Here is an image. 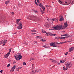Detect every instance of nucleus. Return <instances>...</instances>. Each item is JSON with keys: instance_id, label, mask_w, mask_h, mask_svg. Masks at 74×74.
Here are the masks:
<instances>
[{"instance_id": "40", "label": "nucleus", "mask_w": 74, "mask_h": 74, "mask_svg": "<svg viewBox=\"0 0 74 74\" xmlns=\"http://www.w3.org/2000/svg\"><path fill=\"white\" fill-rule=\"evenodd\" d=\"M39 6L40 7H42L43 6V5H42V4H40L39 5Z\"/></svg>"}, {"instance_id": "11", "label": "nucleus", "mask_w": 74, "mask_h": 74, "mask_svg": "<svg viewBox=\"0 0 74 74\" xmlns=\"http://www.w3.org/2000/svg\"><path fill=\"white\" fill-rule=\"evenodd\" d=\"M68 26H69V25H67V22H65L64 25V27H67Z\"/></svg>"}, {"instance_id": "44", "label": "nucleus", "mask_w": 74, "mask_h": 74, "mask_svg": "<svg viewBox=\"0 0 74 74\" xmlns=\"http://www.w3.org/2000/svg\"><path fill=\"white\" fill-rule=\"evenodd\" d=\"M49 7V5H46V7L47 8H48Z\"/></svg>"}, {"instance_id": "60", "label": "nucleus", "mask_w": 74, "mask_h": 74, "mask_svg": "<svg viewBox=\"0 0 74 74\" xmlns=\"http://www.w3.org/2000/svg\"><path fill=\"white\" fill-rule=\"evenodd\" d=\"M14 34H16V32L14 33Z\"/></svg>"}, {"instance_id": "63", "label": "nucleus", "mask_w": 74, "mask_h": 74, "mask_svg": "<svg viewBox=\"0 0 74 74\" xmlns=\"http://www.w3.org/2000/svg\"><path fill=\"white\" fill-rule=\"evenodd\" d=\"M70 41H69V42H70Z\"/></svg>"}, {"instance_id": "28", "label": "nucleus", "mask_w": 74, "mask_h": 74, "mask_svg": "<svg viewBox=\"0 0 74 74\" xmlns=\"http://www.w3.org/2000/svg\"><path fill=\"white\" fill-rule=\"evenodd\" d=\"M40 40L41 41H42L43 42H45V41H46V40L45 39H42Z\"/></svg>"}, {"instance_id": "17", "label": "nucleus", "mask_w": 74, "mask_h": 74, "mask_svg": "<svg viewBox=\"0 0 74 74\" xmlns=\"http://www.w3.org/2000/svg\"><path fill=\"white\" fill-rule=\"evenodd\" d=\"M10 1H6L5 2V4H8V3H9Z\"/></svg>"}, {"instance_id": "57", "label": "nucleus", "mask_w": 74, "mask_h": 74, "mask_svg": "<svg viewBox=\"0 0 74 74\" xmlns=\"http://www.w3.org/2000/svg\"><path fill=\"white\" fill-rule=\"evenodd\" d=\"M41 13H42V14H43V13H44V12H41Z\"/></svg>"}, {"instance_id": "45", "label": "nucleus", "mask_w": 74, "mask_h": 74, "mask_svg": "<svg viewBox=\"0 0 74 74\" xmlns=\"http://www.w3.org/2000/svg\"><path fill=\"white\" fill-rule=\"evenodd\" d=\"M36 34V33H33L31 34H32V35Z\"/></svg>"}, {"instance_id": "27", "label": "nucleus", "mask_w": 74, "mask_h": 74, "mask_svg": "<svg viewBox=\"0 0 74 74\" xmlns=\"http://www.w3.org/2000/svg\"><path fill=\"white\" fill-rule=\"evenodd\" d=\"M31 32H36V31L35 30L33 29V30H31Z\"/></svg>"}, {"instance_id": "18", "label": "nucleus", "mask_w": 74, "mask_h": 74, "mask_svg": "<svg viewBox=\"0 0 74 74\" xmlns=\"http://www.w3.org/2000/svg\"><path fill=\"white\" fill-rule=\"evenodd\" d=\"M66 38H67V37H60V39H65Z\"/></svg>"}, {"instance_id": "51", "label": "nucleus", "mask_w": 74, "mask_h": 74, "mask_svg": "<svg viewBox=\"0 0 74 74\" xmlns=\"http://www.w3.org/2000/svg\"><path fill=\"white\" fill-rule=\"evenodd\" d=\"M72 48V49H73V50H74V47H71Z\"/></svg>"}, {"instance_id": "30", "label": "nucleus", "mask_w": 74, "mask_h": 74, "mask_svg": "<svg viewBox=\"0 0 74 74\" xmlns=\"http://www.w3.org/2000/svg\"><path fill=\"white\" fill-rule=\"evenodd\" d=\"M35 4L36 5H38V4L37 3V2H36V0L35 1Z\"/></svg>"}, {"instance_id": "13", "label": "nucleus", "mask_w": 74, "mask_h": 74, "mask_svg": "<svg viewBox=\"0 0 74 74\" xmlns=\"http://www.w3.org/2000/svg\"><path fill=\"white\" fill-rule=\"evenodd\" d=\"M43 47H45L46 48H49V47L47 46V45L43 46Z\"/></svg>"}, {"instance_id": "31", "label": "nucleus", "mask_w": 74, "mask_h": 74, "mask_svg": "<svg viewBox=\"0 0 74 74\" xmlns=\"http://www.w3.org/2000/svg\"><path fill=\"white\" fill-rule=\"evenodd\" d=\"M34 44H37V43H38V42H37V41H35L34 42Z\"/></svg>"}, {"instance_id": "38", "label": "nucleus", "mask_w": 74, "mask_h": 74, "mask_svg": "<svg viewBox=\"0 0 74 74\" xmlns=\"http://www.w3.org/2000/svg\"><path fill=\"white\" fill-rule=\"evenodd\" d=\"M23 65H24V66H25V65H26V64L25 62H23Z\"/></svg>"}, {"instance_id": "16", "label": "nucleus", "mask_w": 74, "mask_h": 74, "mask_svg": "<svg viewBox=\"0 0 74 74\" xmlns=\"http://www.w3.org/2000/svg\"><path fill=\"white\" fill-rule=\"evenodd\" d=\"M30 18H37V16H30Z\"/></svg>"}, {"instance_id": "41", "label": "nucleus", "mask_w": 74, "mask_h": 74, "mask_svg": "<svg viewBox=\"0 0 74 74\" xmlns=\"http://www.w3.org/2000/svg\"><path fill=\"white\" fill-rule=\"evenodd\" d=\"M39 37L40 36H36V38H39Z\"/></svg>"}, {"instance_id": "54", "label": "nucleus", "mask_w": 74, "mask_h": 74, "mask_svg": "<svg viewBox=\"0 0 74 74\" xmlns=\"http://www.w3.org/2000/svg\"><path fill=\"white\" fill-rule=\"evenodd\" d=\"M47 20L48 21H49V19H48V18H47Z\"/></svg>"}, {"instance_id": "9", "label": "nucleus", "mask_w": 74, "mask_h": 74, "mask_svg": "<svg viewBox=\"0 0 74 74\" xmlns=\"http://www.w3.org/2000/svg\"><path fill=\"white\" fill-rule=\"evenodd\" d=\"M23 25L22 24H20L19 25L18 27H17L18 29H21L22 28V26Z\"/></svg>"}, {"instance_id": "5", "label": "nucleus", "mask_w": 74, "mask_h": 74, "mask_svg": "<svg viewBox=\"0 0 74 74\" xmlns=\"http://www.w3.org/2000/svg\"><path fill=\"white\" fill-rule=\"evenodd\" d=\"M12 49V48L10 49H9L10 50L9 52L4 56V58H7L8 57V56H9V55H10V52H11V51Z\"/></svg>"}, {"instance_id": "56", "label": "nucleus", "mask_w": 74, "mask_h": 74, "mask_svg": "<svg viewBox=\"0 0 74 74\" xmlns=\"http://www.w3.org/2000/svg\"><path fill=\"white\" fill-rule=\"evenodd\" d=\"M40 12H42V10H40Z\"/></svg>"}, {"instance_id": "61", "label": "nucleus", "mask_w": 74, "mask_h": 74, "mask_svg": "<svg viewBox=\"0 0 74 74\" xmlns=\"http://www.w3.org/2000/svg\"><path fill=\"white\" fill-rule=\"evenodd\" d=\"M52 2L53 3H54V2Z\"/></svg>"}, {"instance_id": "58", "label": "nucleus", "mask_w": 74, "mask_h": 74, "mask_svg": "<svg viewBox=\"0 0 74 74\" xmlns=\"http://www.w3.org/2000/svg\"><path fill=\"white\" fill-rule=\"evenodd\" d=\"M58 65H59V64H60V63H58Z\"/></svg>"}, {"instance_id": "1", "label": "nucleus", "mask_w": 74, "mask_h": 74, "mask_svg": "<svg viewBox=\"0 0 74 74\" xmlns=\"http://www.w3.org/2000/svg\"><path fill=\"white\" fill-rule=\"evenodd\" d=\"M66 65V67L65 66H64L63 68V70L65 71L67 70L68 68H70L73 66V64L71 63V62H67L65 64Z\"/></svg>"}, {"instance_id": "59", "label": "nucleus", "mask_w": 74, "mask_h": 74, "mask_svg": "<svg viewBox=\"0 0 74 74\" xmlns=\"http://www.w3.org/2000/svg\"><path fill=\"white\" fill-rule=\"evenodd\" d=\"M64 43H66V42H64Z\"/></svg>"}, {"instance_id": "19", "label": "nucleus", "mask_w": 74, "mask_h": 74, "mask_svg": "<svg viewBox=\"0 0 74 74\" xmlns=\"http://www.w3.org/2000/svg\"><path fill=\"white\" fill-rule=\"evenodd\" d=\"M65 3H67L66 4V5H69V4H70L71 3V1H70V2L69 3L67 2H65Z\"/></svg>"}, {"instance_id": "55", "label": "nucleus", "mask_w": 74, "mask_h": 74, "mask_svg": "<svg viewBox=\"0 0 74 74\" xmlns=\"http://www.w3.org/2000/svg\"><path fill=\"white\" fill-rule=\"evenodd\" d=\"M74 1H72V3H74Z\"/></svg>"}, {"instance_id": "64", "label": "nucleus", "mask_w": 74, "mask_h": 74, "mask_svg": "<svg viewBox=\"0 0 74 74\" xmlns=\"http://www.w3.org/2000/svg\"><path fill=\"white\" fill-rule=\"evenodd\" d=\"M68 37H69V36H68Z\"/></svg>"}, {"instance_id": "37", "label": "nucleus", "mask_w": 74, "mask_h": 74, "mask_svg": "<svg viewBox=\"0 0 74 74\" xmlns=\"http://www.w3.org/2000/svg\"><path fill=\"white\" fill-rule=\"evenodd\" d=\"M63 42L58 43V45H60V44H63Z\"/></svg>"}, {"instance_id": "12", "label": "nucleus", "mask_w": 74, "mask_h": 74, "mask_svg": "<svg viewBox=\"0 0 74 74\" xmlns=\"http://www.w3.org/2000/svg\"><path fill=\"white\" fill-rule=\"evenodd\" d=\"M18 58H19V60H21V59L22 58V56L20 55H19L18 56Z\"/></svg>"}, {"instance_id": "2", "label": "nucleus", "mask_w": 74, "mask_h": 74, "mask_svg": "<svg viewBox=\"0 0 74 74\" xmlns=\"http://www.w3.org/2000/svg\"><path fill=\"white\" fill-rule=\"evenodd\" d=\"M34 64H33L32 65V69L31 70V71H32V73H38L40 71L41 69H36V70H33L34 69Z\"/></svg>"}, {"instance_id": "46", "label": "nucleus", "mask_w": 74, "mask_h": 74, "mask_svg": "<svg viewBox=\"0 0 74 74\" xmlns=\"http://www.w3.org/2000/svg\"><path fill=\"white\" fill-rule=\"evenodd\" d=\"M37 2L38 3H40V1H39V0H37Z\"/></svg>"}, {"instance_id": "32", "label": "nucleus", "mask_w": 74, "mask_h": 74, "mask_svg": "<svg viewBox=\"0 0 74 74\" xmlns=\"http://www.w3.org/2000/svg\"><path fill=\"white\" fill-rule=\"evenodd\" d=\"M51 36H55L56 35V34H51Z\"/></svg>"}, {"instance_id": "50", "label": "nucleus", "mask_w": 74, "mask_h": 74, "mask_svg": "<svg viewBox=\"0 0 74 74\" xmlns=\"http://www.w3.org/2000/svg\"><path fill=\"white\" fill-rule=\"evenodd\" d=\"M42 9H43V10H45V7H42Z\"/></svg>"}, {"instance_id": "24", "label": "nucleus", "mask_w": 74, "mask_h": 74, "mask_svg": "<svg viewBox=\"0 0 74 74\" xmlns=\"http://www.w3.org/2000/svg\"><path fill=\"white\" fill-rule=\"evenodd\" d=\"M57 62L56 61L53 60L52 63H56Z\"/></svg>"}, {"instance_id": "23", "label": "nucleus", "mask_w": 74, "mask_h": 74, "mask_svg": "<svg viewBox=\"0 0 74 74\" xmlns=\"http://www.w3.org/2000/svg\"><path fill=\"white\" fill-rule=\"evenodd\" d=\"M60 37H55V39H56V40H58V38L60 39Z\"/></svg>"}, {"instance_id": "15", "label": "nucleus", "mask_w": 74, "mask_h": 74, "mask_svg": "<svg viewBox=\"0 0 74 74\" xmlns=\"http://www.w3.org/2000/svg\"><path fill=\"white\" fill-rule=\"evenodd\" d=\"M73 48L71 47L70 49H69V52H71L73 51Z\"/></svg>"}, {"instance_id": "6", "label": "nucleus", "mask_w": 74, "mask_h": 74, "mask_svg": "<svg viewBox=\"0 0 74 74\" xmlns=\"http://www.w3.org/2000/svg\"><path fill=\"white\" fill-rule=\"evenodd\" d=\"M51 21L52 23H53V21H55L56 22H57V23H58V19L56 18H53L52 19Z\"/></svg>"}, {"instance_id": "22", "label": "nucleus", "mask_w": 74, "mask_h": 74, "mask_svg": "<svg viewBox=\"0 0 74 74\" xmlns=\"http://www.w3.org/2000/svg\"><path fill=\"white\" fill-rule=\"evenodd\" d=\"M42 32H43V33H47V32H46V31L44 30H42Z\"/></svg>"}, {"instance_id": "29", "label": "nucleus", "mask_w": 74, "mask_h": 74, "mask_svg": "<svg viewBox=\"0 0 74 74\" xmlns=\"http://www.w3.org/2000/svg\"><path fill=\"white\" fill-rule=\"evenodd\" d=\"M16 61L15 60H14L13 61V64H14V63H16Z\"/></svg>"}, {"instance_id": "14", "label": "nucleus", "mask_w": 74, "mask_h": 74, "mask_svg": "<svg viewBox=\"0 0 74 74\" xmlns=\"http://www.w3.org/2000/svg\"><path fill=\"white\" fill-rule=\"evenodd\" d=\"M15 58L16 59V60H19V58H18V56L16 55L15 56Z\"/></svg>"}, {"instance_id": "43", "label": "nucleus", "mask_w": 74, "mask_h": 74, "mask_svg": "<svg viewBox=\"0 0 74 74\" xmlns=\"http://www.w3.org/2000/svg\"><path fill=\"white\" fill-rule=\"evenodd\" d=\"M24 44H25V45H28V44L27 43H25Z\"/></svg>"}, {"instance_id": "3", "label": "nucleus", "mask_w": 74, "mask_h": 74, "mask_svg": "<svg viewBox=\"0 0 74 74\" xmlns=\"http://www.w3.org/2000/svg\"><path fill=\"white\" fill-rule=\"evenodd\" d=\"M63 29V27L62 26V25H58L54 27V29L56 30H62Z\"/></svg>"}, {"instance_id": "20", "label": "nucleus", "mask_w": 74, "mask_h": 74, "mask_svg": "<svg viewBox=\"0 0 74 74\" xmlns=\"http://www.w3.org/2000/svg\"><path fill=\"white\" fill-rule=\"evenodd\" d=\"M63 20V18L62 17H61L60 19V21H62Z\"/></svg>"}, {"instance_id": "42", "label": "nucleus", "mask_w": 74, "mask_h": 74, "mask_svg": "<svg viewBox=\"0 0 74 74\" xmlns=\"http://www.w3.org/2000/svg\"><path fill=\"white\" fill-rule=\"evenodd\" d=\"M34 60V59L33 58H30V60Z\"/></svg>"}, {"instance_id": "35", "label": "nucleus", "mask_w": 74, "mask_h": 74, "mask_svg": "<svg viewBox=\"0 0 74 74\" xmlns=\"http://www.w3.org/2000/svg\"><path fill=\"white\" fill-rule=\"evenodd\" d=\"M68 53H68V52H67L65 53L64 54L65 55H67L68 54Z\"/></svg>"}, {"instance_id": "39", "label": "nucleus", "mask_w": 74, "mask_h": 74, "mask_svg": "<svg viewBox=\"0 0 74 74\" xmlns=\"http://www.w3.org/2000/svg\"><path fill=\"white\" fill-rule=\"evenodd\" d=\"M65 36H69V34H64Z\"/></svg>"}, {"instance_id": "34", "label": "nucleus", "mask_w": 74, "mask_h": 74, "mask_svg": "<svg viewBox=\"0 0 74 74\" xmlns=\"http://www.w3.org/2000/svg\"><path fill=\"white\" fill-rule=\"evenodd\" d=\"M10 64H8V65H7V67H10Z\"/></svg>"}, {"instance_id": "47", "label": "nucleus", "mask_w": 74, "mask_h": 74, "mask_svg": "<svg viewBox=\"0 0 74 74\" xmlns=\"http://www.w3.org/2000/svg\"><path fill=\"white\" fill-rule=\"evenodd\" d=\"M61 37H63V36H65V35L64 34H63V35H61Z\"/></svg>"}, {"instance_id": "48", "label": "nucleus", "mask_w": 74, "mask_h": 74, "mask_svg": "<svg viewBox=\"0 0 74 74\" xmlns=\"http://www.w3.org/2000/svg\"><path fill=\"white\" fill-rule=\"evenodd\" d=\"M33 11L34 12H35V13H36V12H37V11H34V10H33Z\"/></svg>"}, {"instance_id": "62", "label": "nucleus", "mask_w": 74, "mask_h": 74, "mask_svg": "<svg viewBox=\"0 0 74 74\" xmlns=\"http://www.w3.org/2000/svg\"><path fill=\"white\" fill-rule=\"evenodd\" d=\"M12 13H13V14H14V12H12Z\"/></svg>"}, {"instance_id": "7", "label": "nucleus", "mask_w": 74, "mask_h": 74, "mask_svg": "<svg viewBox=\"0 0 74 74\" xmlns=\"http://www.w3.org/2000/svg\"><path fill=\"white\" fill-rule=\"evenodd\" d=\"M55 44L53 43H50V45L51 46H52V47H58L57 46L55 45Z\"/></svg>"}, {"instance_id": "21", "label": "nucleus", "mask_w": 74, "mask_h": 74, "mask_svg": "<svg viewBox=\"0 0 74 74\" xmlns=\"http://www.w3.org/2000/svg\"><path fill=\"white\" fill-rule=\"evenodd\" d=\"M60 62H61V63H64L65 61H64V60H62L60 61Z\"/></svg>"}, {"instance_id": "52", "label": "nucleus", "mask_w": 74, "mask_h": 74, "mask_svg": "<svg viewBox=\"0 0 74 74\" xmlns=\"http://www.w3.org/2000/svg\"><path fill=\"white\" fill-rule=\"evenodd\" d=\"M55 44H58V43L57 42H56Z\"/></svg>"}, {"instance_id": "25", "label": "nucleus", "mask_w": 74, "mask_h": 74, "mask_svg": "<svg viewBox=\"0 0 74 74\" xmlns=\"http://www.w3.org/2000/svg\"><path fill=\"white\" fill-rule=\"evenodd\" d=\"M46 34H45V36H48L49 35V32L46 33Z\"/></svg>"}, {"instance_id": "33", "label": "nucleus", "mask_w": 74, "mask_h": 74, "mask_svg": "<svg viewBox=\"0 0 74 74\" xmlns=\"http://www.w3.org/2000/svg\"><path fill=\"white\" fill-rule=\"evenodd\" d=\"M53 59H50V60L51 62H53Z\"/></svg>"}, {"instance_id": "26", "label": "nucleus", "mask_w": 74, "mask_h": 74, "mask_svg": "<svg viewBox=\"0 0 74 74\" xmlns=\"http://www.w3.org/2000/svg\"><path fill=\"white\" fill-rule=\"evenodd\" d=\"M21 21V19H18L16 21L17 23H19V22Z\"/></svg>"}, {"instance_id": "53", "label": "nucleus", "mask_w": 74, "mask_h": 74, "mask_svg": "<svg viewBox=\"0 0 74 74\" xmlns=\"http://www.w3.org/2000/svg\"><path fill=\"white\" fill-rule=\"evenodd\" d=\"M39 38H42V37L39 36Z\"/></svg>"}, {"instance_id": "4", "label": "nucleus", "mask_w": 74, "mask_h": 74, "mask_svg": "<svg viewBox=\"0 0 74 74\" xmlns=\"http://www.w3.org/2000/svg\"><path fill=\"white\" fill-rule=\"evenodd\" d=\"M7 41V40H3L0 41V45L3 44L2 46H4L5 45L6 42Z\"/></svg>"}, {"instance_id": "49", "label": "nucleus", "mask_w": 74, "mask_h": 74, "mask_svg": "<svg viewBox=\"0 0 74 74\" xmlns=\"http://www.w3.org/2000/svg\"><path fill=\"white\" fill-rule=\"evenodd\" d=\"M0 72H1V73H3V70H1Z\"/></svg>"}, {"instance_id": "8", "label": "nucleus", "mask_w": 74, "mask_h": 74, "mask_svg": "<svg viewBox=\"0 0 74 74\" xmlns=\"http://www.w3.org/2000/svg\"><path fill=\"white\" fill-rule=\"evenodd\" d=\"M45 26H46L47 27H49L50 26H51V25H50V24L49 23H46L45 25Z\"/></svg>"}, {"instance_id": "10", "label": "nucleus", "mask_w": 74, "mask_h": 74, "mask_svg": "<svg viewBox=\"0 0 74 74\" xmlns=\"http://www.w3.org/2000/svg\"><path fill=\"white\" fill-rule=\"evenodd\" d=\"M16 65H14L13 67H12L11 69V71H12L13 72V71H14V70L15 69V68H16Z\"/></svg>"}, {"instance_id": "36", "label": "nucleus", "mask_w": 74, "mask_h": 74, "mask_svg": "<svg viewBox=\"0 0 74 74\" xmlns=\"http://www.w3.org/2000/svg\"><path fill=\"white\" fill-rule=\"evenodd\" d=\"M58 1V2L59 3H62V1H61V0H59Z\"/></svg>"}]
</instances>
